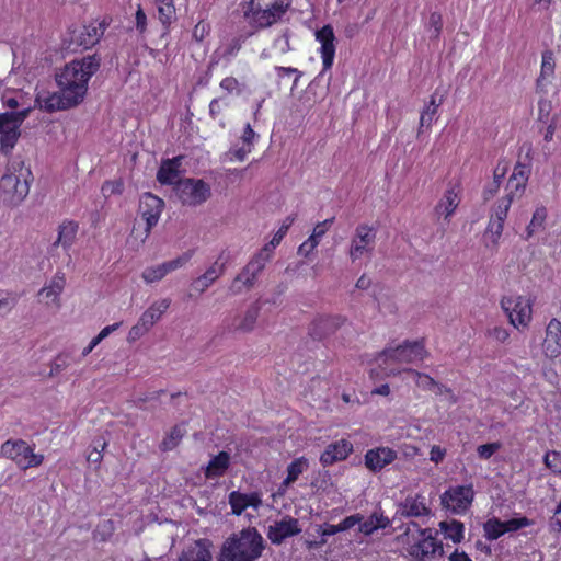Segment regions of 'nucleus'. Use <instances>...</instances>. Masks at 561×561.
I'll return each mask as SVG.
<instances>
[{
	"mask_svg": "<svg viewBox=\"0 0 561 561\" xmlns=\"http://www.w3.org/2000/svg\"><path fill=\"white\" fill-rule=\"evenodd\" d=\"M100 65L101 57L96 54L72 60L56 73L58 88L81 103L88 90V82L99 70Z\"/></svg>",
	"mask_w": 561,
	"mask_h": 561,
	"instance_id": "f257e3e1",
	"label": "nucleus"
},
{
	"mask_svg": "<svg viewBox=\"0 0 561 561\" xmlns=\"http://www.w3.org/2000/svg\"><path fill=\"white\" fill-rule=\"evenodd\" d=\"M263 550V537L256 528L248 527L224 541L217 561H255Z\"/></svg>",
	"mask_w": 561,
	"mask_h": 561,
	"instance_id": "f03ea898",
	"label": "nucleus"
},
{
	"mask_svg": "<svg viewBox=\"0 0 561 561\" xmlns=\"http://www.w3.org/2000/svg\"><path fill=\"white\" fill-rule=\"evenodd\" d=\"M34 176L24 160L20 157L12 158L5 173L0 179V192L4 203L16 206L22 203L30 193V185Z\"/></svg>",
	"mask_w": 561,
	"mask_h": 561,
	"instance_id": "7ed1b4c3",
	"label": "nucleus"
},
{
	"mask_svg": "<svg viewBox=\"0 0 561 561\" xmlns=\"http://www.w3.org/2000/svg\"><path fill=\"white\" fill-rule=\"evenodd\" d=\"M291 5V0H250L243 9L244 18L259 28L278 22Z\"/></svg>",
	"mask_w": 561,
	"mask_h": 561,
	"instance_id": "20e7f679",
	"label": "nucleus"
},
{
	"mask_svg": "<svg viewBox=\"0 0 561 561\" xmlns=\"http://www.w3.org/2000/svg\"><path fill=\"white\" fill-rule=\"evenodd\" d=\"M428 355L424 341H404L397 347L385 348L377 357V360H392L397 363L414 364L422 362Z\"/></svg>",
	"mask_w": 561,
	"mask_h": 561,
	"instance_id": "39448f33",
	"label": "nucleus"
},
{
	"mask_svg": "<svg viewBox=\"0 0 561 561\" xmlns=\"http://www.w3.org/2000/svg\"><path fill=\"white\" fill-rule=\"evenodd\" d=\"M174 191L181 203L187 206L201 205L211 195L209 184L201 179L186 178L178 181Z\"/></svg>",
	"mask_w": 561,
	"mask_h": 561,
	"instance_id": "423d86ee",
	"label": "nucleus"
},
{
	"mask_svg": "<svg viewBox=\"0 0 561 561\" xmlns=\"http://www.w3.org/2000/svg\"><path fill=\"white\" fill-rule=\"evenodd\" d=\"M1 453L23 470L37 467L44 460L43 455L34 454L31 446L22 439L7 440L1 446Z\"/></svg>",
	"mask_w": 561,
	"mask_h": 561,
	"instance_id": "0eeeda50",
	"label": "nucleus"
},
{
	"mask_svg": "<svg viewBox=\"0 0 561 561\" xmlns=\"http://www.w3.org/2000/svg\"><path fill=\"white\" fill-rule=\"evenodd\" d=\"M376 243V230L366 225L360 224L355 228L351 239L348 255L352 262L359 260L363 255H371Z\"/></svg>",
	"mask_w": 561,
	"mask_h": 561,
	"instance_id": "6e6552de",
	"label": "nucleus"
},
{
	"mask_svg": "<svg viewBox=\"0 0 561 561\" xmlns=\"http://www.w3.org/2000/svg\"><path fill=\"white\" fill-rule=\"evenodd\" d=\"M260 312L261 306L259 305V302L251 304L245 310L244 314L227 317L222 321L224 331H227L229 333H249L253 331Z\"/></svg>",
	"mask_w": 561,
	"mask_h": 561,
	"instance_id": "1a4fd4ad",
	"label": "nucleus"
},
{
	"mask_svg": "<svg viewBox=\"0 0 561 561\" xmlns=\"http://www.w3.org/2000/svg\"><path fill=\"white\" fill-rule=\"evenodd\" d=\"M163 208V199L153 195L152 193L147 192L141 196L139 203V211L142 219L146 221L145 236L142 241L149 237L151 229L158 224Z\"/></svg>",
	"mask_w": 561,
	"mask_h": 561,
	"instance_id": "9d476101",
	"label": "nucleus"
},
{
	"mask_svg": "<svg viewBox=\"0 0 561 561\" xmlns=\"http://www.w3.org/2000/svg\"><path fill=\"white\" fill-rule=\"evenodd\" d=\"M501 306L510 318L514 327L526 325L531 318V308L527 299L518 296L517 298H503Z\"/></svg>",
	"mask_w": 561,
	"mask_h": 561,
	"instance_id": "9b49d317",
	"label": "nucleus"
},
{
	"mask_svg": "<svg viewBox=\"0 0 561 561\" xmlns=\"http://www.w3.org/2000/svg\"><path fill=\"white\" fill-rule=\"evenodd\" d=\"M473 495L474 492L471 485H458L447 490L442 495V504L454 513H459L467 510L472 503Z\"/></svg>",
	"mask_w": 561,
	"mask_h": 561,
	"instance_id": "f8f14e48",
	"label": "nucleus"
},
{
	"mask_svg": "<svg viewBox=\"0 0 561 561\" xmlns=\"http://www.w3.org/2000/svg\"><path fill=\"white\" fill-rule=\"evenodd\" d=\"M193 255L192 251L184 252L174 260L164 262L157 266L147 267L142 272V278L147 283H153L162 279L168 273L175 271L186 264Z\"/></svg>",
	"mask_w": 561,
	"mask_h": 561,
	"instance_id": "ddd939ff",
	"label": "nucleus"
},
{
	"mask_svg": "<svg viewBox=\"0 0 561 561\" xmlns=\"http://www.w3.org/2000/svg\"><path fill=\"white\" fill-rule=\"evenodd\" d=\"M300 531L298 519L285 516L268 526L267 538L272 543L280 545L286 538L298 535Z\"/></svg>",
	"mask_w": 561,
	"mask_h": 561,
	"instance_id": "4468645a",
	"label": "nucleus"
},
{
	"mask_svg": "<svg viewBox=\"0 0 561 561\" xmlns=\"http://www.w3.org/2000/svg\"><path fill=\"white\" fill-rule=\"evenodd\" d=\"M36 102L42 110L48 113L65 111L79 104L75 99L66 95V92L60 89L58 92H54L51 94L37 95Z\"/></svg>",
	"mask_w": 561,
	"mask_h": 561,
	"instance_id": "2eb2a0df",
	"label": "nucleus"
},
{
	"mask_svg": "<svg viewBox=\"0 0 561 561\" xmlns=\"http://www.w3.org/2000/svg\"><path fill=\"white\" fill-rule=\"evenodd\" d=\"M317 41L321 44V57L323 71L330 69L335 56V35L331 25H324L316 33Z\"/></svg>",
	"mask_w": 561,
	"mask_h": 561,
	"instance_id": "dca6fc26",
	"label": "nucleus"
},
{
	"mask_svg": "<svg viewBox=\"0 0 561 561\" xmlns=\"http://www.w3.org/2000/svg\"><path fill=\"white\" fill-rule=\"evenodd\" d=\"M397 458V451L389 447H376L365 454V466L373 472L381 471Z\"/></svg>",
	"mask_w": 561,
	"mask_h": 561,
	"instance_id": "f3484780",
	"label": "nucleus"
},
{
	"mask_svg": "<svg viewBox=\"0 0 561 561\" xmlns=\"http://www.w3.org/2000/svg\"><path fill=\"white\" fill-rule=\"evenodd\" d=\"M344 322L345 318L341 316H321L312 322L309 332L314 340H321L333 334Z\"/></svg>",
	"mask_w": 561,
	"mask_h": 561,
	"instance_id": "a211bd4d",
	"label": "nucleus"
},
{
	"mask_svg": "<svg viewBox=\"0 0 561 561\" xmlns=\"http://www.w3.org/2000/svg\"><path fill=\"white\" fill-rule=\"evenodd\" d=\"M397 514L402 517H422L428 516L431 510L425 503V497L421 494L409 495L398 504Z\"/></svg>",
	"mask_w": 561,
	"mask_h": 561,
	"instance_id": "6ab92c4d",
	"label": "nucleus"
},
{
	"mask_svg": "<svg viewBox=\"0 0 561 561\" xmlns=\"http://www.w3.org/2000/svg\"><path fill=\"white\" fill-rule=\"evenodd\" d=\"M547 357L556 358L561 355V322L552 319L546 330V339L542 344Z\"/></svg>",
	"mask_w": 561,
	"mask_h": 561,
	"instance_id": "aec40b11",
	"label": "nucleus"
},
{
	"mask_svg": "<svg viewBox=\"0 0 561 561\" xmlns=\"http://www.w3.org/2000/svg\"><path fill=\"white\" fill-rule=\"evenodd\" d=\"M529 174V167L524 163L517 162L512 175L507 181L506 190L508 191V193L506 195H512V199H514L515 197H520L526 188Z\"/></svg>",
	"mask_w": 561,
	"mask_h": 561,
	"instance_id": "412c9836",
	"label": "nucleus"
},
{
	"mask_svg": "<svg viewBox=\"0 0 561 561\" xmlns=\"http://www.w3.org/2000/svg\"><path fill=\"white\" fill-rule=\"evenodd\" d=\"M111 23L112 18L104 16L99 22L94 21L89 25H85L80 34L79 44L83 45L84 47H90L98 44Z\"/></svg>",
	"mask_w": 561,
	"mask_h": 561,
	"instance_id": "4be33fe9",
	"label": "nucleus"
},
{
	"mask_svg": "<svg viewBox=\"0 0 561 561\" xmlns=\"http://www.w3.org/2000/svg\"><path fill=\"white\" fill-rule=\"evenodd\" d=\"M353 451V445L346 439L330 444L320 457L323 466H331L337 461L344 460Z\"/></svg>",
	"mask_w": 561,
	"mask_h": 561,
	"instance_id": "5701e85b",
	"label": "nucleus"
},
{
	"mask_svg": "<svg viewBox=\"0 0 561 561\" xmlns=\"http://www.w3.org/2000/svg\"><path fill=\"white\" fill-rule=\"evenodd\" d=\"M211 546L209 539H198L183 550L179 561H211Z\"/></svg>",
	"mask_w": 561,
	"mask_h": 561,
	"instance_id": "b1692460",
	"label": "nucleus"
},
{
	"mask_svg": "<svg viewBox=\"0 0 561 561\" xmlns=\"http://www.w3.org/2000/svg\"><path fill=\"white\" fill-rule=\"evenodd\" d=\"M66 286V276L62 272H57L49 284L45 285L39 291L38 296L46 299V304H54L57 307L60 306V295Z\"/></svg>",
	"mask_w": 561,
	"mask_h": 561,
	"instance_id": "393cba45",
	"label": "nucleus"
},
{
	"mask_svg": "<svg viewBox=\"0 0 561 561\" xmlns=\"http://www.w3.org/2000/svg\"><path fill=\"white\" fill-rule=\"evenodd\" d=\"M181 160L182 157H175L163 161L158 170L157 180L161 184L176 186V182L182 180L180 179Z\"/></svg>",
	"mask_w": 561,
	"mask_h": 561,
	"instance_id": "a878e982",
	"label": "nucleus"
},
{
	"mask_svg": "<svg viewBox=\"0 0 561 561\" xmlns=\"http://www.w3.org/2000/svg\"><path fill=\"white\" fill-rule=\"evenodd\" d=\"M224 271L225 264L215 262L203 275L192 282V288L201 294L204 293L217 278L224 274Z\"/></svg>",
	"mask_w": 561,
	"mask_h": 561,
	"instance_id": "bb28decb",
	"label": "nucleus"
},
{
	"mask_svg": "<svg viewBox=\"0 0 561 561\" xmlns=\"http://www.w3.org/2000/svg\"><path fill=\"white\" fill-rule=\"evenodd\" d=\"M31 110L24 108L18 112H5L0 114V134L11 133L20 129L22 123L28 116Z\"/></svg>",
	"mask_w": 561,
	"mask_h": 561,
	"instance_id": "cd10ccee",
	"label": "nucleus"
},
{
	"mask_svg": "<svg viewBox=\"0 0 561 561\" xmlns=\"http://www.w3.org/2000/svg\"><path fill=\"white\" fill-rule=\"evenodd\" d=\"M363 520V516L360 514H354L345 517L340 524L332 525L324 523L323 525H319L317 533L323 536H333L341 531H346L353 528L355 525L359 524Z\"/></svg>",
	"mask_w": 561,
	"mask_h": 561,
	"instance_id": "c85d7f7f",
	"label": "nucleus"
},
{
	"mask_svg": "<svg viewBox=\"0 0 561 561\" xmlns=\"http://www.w3.org/2000/svg\"><path fill=\"white\" fill-rule=\"evenodd\" d=\"M171 300L165 298L153 302L140 317L141 325L150 330L153 324L161 318V316L170 307Z\"/></svg>",
	"mask_w": 561,
	"mask_h": 561,
	"instance_id": "c756f323",
	"label": "nucleus"
},
{
	"mask_svg": "<svg viewBox=\"0 0 561 561\" xmlns=\"http://www.w3.org/2000/svg\"><path fill=\"white\" fill-rule=\"evenodd\" d=\"M554 68H556V62H554L553 51L545 50L542 53V62H541L540 75L536 82L538 90L543 91L547 83L550 82V79L553 77Z\"/></svg>",
	"mask_w": 561,
	"mask_h": 561,
	"instance_id": "7c9ffc66",
	"label": "nucleus"
},
{
	"mask_svg": "<svg viewBox=\"0 0 561 561\" xmlns=\"http://www.w3.org/2000/svg\"><path fill=\"white\" fill-rule=\"evenodd\" d=\"M460 198L458 196V192H456L455 187L447 190L439 201V203L435 207V213L438 216H445L447 219L450 217L456 208L458 207Z\"/></svg>",
	"mask_w": 561,
	"mask_h": 561,
	"instance_id": "2f4dec72",
	"label": "nucleus"
},
{
	"mask_svg": "<svg viewBox=\"0 0 561 561\" xmlns=\"http://www.w3.org/2000/svg\"><path fill=\"white\" fill-rule=\"evenodd\" d=\"M77 232L78 224L75 221H64L58 228V237L53 247L61 245L65 250H68L73 244Z\"/></svg>",
	"mask_w": 561,
	"mask_h": 561,
	"instance_id": "473e14b6",
	"label": "nucleus"
},
{
	"mask_svg": "<svg viewBox=\"0 0 561 561\" xmlns=\"http://www.w3.org/2000/svg\"><path fill=\"white\" fill-rule=\"evenodd\" d=\"M230 465V456L227 451H220L217 456L211 458L206 467V478H218L224 476Z\"/></svg>",
	"mask_w": 561,
	"mask_h": 561,
	"instance_id": "72a5a7b5",
	"label": "nucleus"
},
{
	"mask_svg": "<svg viewBox=\"0 0 561 561\" xmlns=\"http://www.w3.org/2000/svg\"><path fill=\"white\" fill-rule=\"evenodd\" d=\"M309 467L308 459L300 457L290 462L287 467V477L282 482L279 490L285 491L290 484L297 481L299 476Z\"/></svg>",
	"mask_w": 561,
	"mask_h": 561,
	"instance_id": "f704fd0d",
	"label": "nucleus"
},
{
	"mask_svg": "<svg viewBox=\"0 0 561 561\" xmlns=\"http://www.w3.org/2000/svg\"><path fill=\"white\" fill-rule=\"evenodd\" d=\"M159 20L164 27V34L168 33L170 25L176 20V12L173 0H154Z\"/></svg>",
	"mask_w": 561,
	"mask_h": 561,
	"instance_id": "c9c22d12",
	"label": "nucleus"
},
{
	"mask_svg": "<svg viewBox=\"0 0 561 561\" xmlns=\"http://www.w3.org/2000/svg\"><path fill=\"white\" fill-rule=\"evenodd\" d=\"M439 528L444 533L445 538L450 539L454 543H460L463 539L465 526L461 522L453 519L450 522L443 520Z\"/></svg>",
	"mask_w": 561,
	"mask_h": 561,
	"instance_id": "e433bc0d",
	"label": "nucleus"
},
{
	"mask_svg": "<svg viewBox=\"0 0 561 561\" xmlns=\"http://www.w3.org/2000/svg\"><path fill=\"white\" fill-rule=\"evenodd\" d=\"M390 525V520L388 517L382 514L374 513L368 519L362 520L359 525V531L366 536L371 535L375 530L379 528H386Z\"/></svg>",
	"mask_w": 561,
	"mask_h": 561,
	"instance_id": "4c0bfd02",
	"label": "nucleus"
},
{
	"mask_svg": "<svg viewBox=\"0 0 561 561\" xmlns=\"http://www.w3.org/2000/svg\"><path fill=\"white\" fill-rule=\"evenodd\" d=\"M271 257V250L268 245H265L244 267L245 274H251L257 277V275L265 267L266 262Z\"/></svg>",
	"mask_w": 561,
	"mask_h": 561,
	"instance_id": "58836bf2",
	"label": "nucleus"
},
{
	"mask_svg": "<svg viewBox=\"0 0 561 561\" xmlns=\"http://www.w3.org/2000/svg\"><path fill=\"white\" fill-rule=\"evenodd\" d=\"M442 102V98L437 100L436 94L431 96L430 104L421 113L419 131L424 127L430 128L432 126L437 108L440 106Z\"/></svg>",
	"mask_w": 561,
	"mask_h": 561,
	"instance_id": "ea45409f",
	"label": "nucleus"
},
{
	"mask_svg": "<svg viewBox=\"0 0 561 561\" xmlns=\"http://www.w3.org/2000/svg\"><path fill=\"white\" fill-rule=\"evenodd\" d=\"M185 427L183 424L175 425L171 428L168 436L161 442L160 448L163 451L172 450L174 449L185 435Z\"/></svg>",
	"mask_w": 561,
	"mask_h": 561,
	"instance_id": "a19ab883",
	"label": "nucleus"
},
{
	"mask_svg": "<svg viewBox=\"0 0 561 561\" xmlns=\"http://www.w3.org/2000/svg\"><path fill=\"white\" fill-rule=\"evenodd\" d=\"M513 201L514 199H512V195H505L499 199L490 216V220H494L504 225Z\"/></svg>",
	"mask_w": 561,
	"mask_h": 561,
	"instance_id": "79ce46f5",
	"label": "nucleus"
},
{
	"mask_svg": "<svg viewBox=\"0 0 561 561\" xmlns=\"http://www.w3.org/2000/svg\"><path fill=\"white\" fill-rule=\"evenodd\" d=\"M547 218L546 207H537L533 214V218L526 228V239L533 237L537 231L543 228V224Z\"/></svg>",
	"mask_w": 561,
	"mask_h": 561,
	"instance_id": "37998d69",
	"label": "nucleus"
},
{
	"mask_svg": "<svg viewBox=\"0 0 561 561\" xmlns=\"http://www.w3.org/2000/svg\"><path fill=\"white\" fill-rule=\"evenodd\" d=\"M256 277L251 274H245V267L233 279L231 286L229 287V290L233 295H238L242 291V287L244 286L247 289H250L253 287L255 283Z\"/></svg>",
	"mask_w": 561,
	"mask_h": 561,
	"instance_id": "c03bdc74",
	"label": "nucleus"
},
{
	"mask_svg": "<svg viewBox=\"0 0 561 561\" xmlns=\"http://www.w3.org/2000/svg\"><path fill=\"white\" fill-rule=\"evenodd\" d=\"M416 547L421 550V559H423L427 554H444L443 543L437 542L431 535L424 538L423 541L419 542Z\"/></svg>",
	"mask_w": 561,
	"mask_h": 561,
	"instance_id": "a18cd8bd",
	"label": "nucleus"
},
{
	"mask_svg": "<svg viewBox=\"0 0 561 561\" xmlns=\"http://www.w3.org/2000/svg\"><path fill=\"white\" fill-rule=\"evenodd\" d=\"M72 362V356L68 352H62L56 356L50 365V371L48 374L49 377H55L59 375L61 371L67 369Z\"/></svg>",
	"mask_w": 561,
	"mask_h": 561,
	"instance_id": "49530a36",
	"label": "nucleus"
},
{
	"mask_svg": "<svg viewBox=\"0 0 561 561\" xmlns=\"http://www.w3.org/2000/svg\"><path fill=\"white\" fill-rule=\"evenodd\" d=\"M483 529L485 533V537L489 540H496L497 538L505 534L502 520L496 517L490 518L488 522H485L483 525Z\"/></svg>",
	"mask_w": 561,
	"mask_h": 561,
	"instance_id": "de8ad7c7",
	"label": "nucleus"
},
{
	"mask_svg": "<svg viewBox=\"0 0 561 561\" xmlns=\"http://www.w3.org/2000/svg\"><path fill=\"white\" fill-rule=\"evenodd\" d=\"M20 129L7 134H0V151L4 156L8 157L11 154L12 149L14 148L20 138Z\"/></svg>",
	"mask_w": 561,
	"mask_h": 561,
	"instance_id": "09e8293b",
	"label": "nucleus"
},
{
	"mask_svg": "<svg viewBox=\"0 0 561 561\" xmlns=\"http://www.w3.org/2000/svg\"><path fill=\"white\" fill-rule=\"evenodd\" d=\"M408 374H410L411 376H413V378L415 379V382H416V386L423 390H434L435 386H438V382L435 381L432 377H430L428 375L426 374H423V373H420L415 369H407L405 370Z\"/></svg>",
	"mask_w": 561,
	"mask_h": 561,
	"instance_id": "8fccbe9b",
	"label": "nucleus"
},
{
	"mask_svg": "<svg viewBox=\"0 0 561 561\" xmlns=\"http://www.w3.org/2000/svg\"><path fill=\"white\" fill-rule=\"evenodd\" d=\"M229 504L231 506L232 514L239 516L243 511L249 507L245 501V493L239 491H232L229 494Z\"/></svg>",
	"mask_w": 561,
	"mask_h": 561,
	"instance_id": "3c124183",
	"label": "nucleus"
},
{
	"mask_svg": "<svg viewBox=\"0 0 561 561\" xmlns=\"http://www.w3.org/2000/svg\"><path fill=\"white\" fill-rule=\"evenodd\" d=\"M106 445V442L102 438L93 440L91 450H89L88 453L87 460L89 462L99 465L103 459L102 453L105 449Z\"/></svg>",
	"mask_w": 561,
	"mask_h": 561,
	"instance_id": "603ef678",
	"label": "nucleus"
},
{
	"mask_svg": "<svg viewBox=\"0 0 561 561\" xmlns=\"http://www.w3.org/2000/svg\"><path fill=\"white\" fill-rule=\"evenodd\" d=\"M124 191V182L122 179L114 181H106L103 183L101 187V192L104 197H110L112 195H121Z\"/></svg>",
	"mask_w": 561,
	"mask_h": 561,
	"instance_id": "864d4df0",
	"label": "nucleus"
},
{
	"mask_svg": "<svg viewBox=\"0 0 561 561\" xmlns=\"http://www.w3.org/2000/svg\"><path fill=\"white\" fill-rule=\"evenodd\" d=\"M534 522L527 517L512 518L506 522H502L505 533L516 531L520 528L531 526Z\"/></svg>",
	"mask_w": 561,
	"mask_h": 561,
	"instance_id": "5fc2aeb1",
	"label": "nucleus"
},
{
	"mask_svg": "<svg viewBox=\"0 0 561 561\" xmlns=\"http://www.w3.org/2000/svg\"><path fill=\"white\" fill-rule=\"evenodd\" d=\"M443 19L437 12H433L428 19V33L431 38H437L442 32Z\"/></svg>",
	"mask_w": 561,
	"mask_h": 561,
	"instance_id": "6e6d98bb",
	"label": "nucleus"
},
{
	"mask_svg": "<svg viewBox=\"0 0 561 561\" xmlns=\"http://www.w3.org/2000/svg\"><path fill=\"white\" fill-rule=\"evenodd\" d=\"M294 221H295V217L294 216L286 217V219L284 220L282 227L274 234L272 241L267 244L270 250L282 241V239L286 234V232L289 229V227L294 224Z\"/></svg>",
	"mask_w": 561,
	"mask_h": 561,
	"instance_id": "4d7b16f0",
	"label": "nucleus"
},
{
	"mask_svg": "<svg viewBox=\"0 0 561 561\" xmlns=\"http://www.w3.org/2000/svg\"><path fill=\"white\" fill-rule=\"evenodd\" d=\"M504 225L494 220H489V225L485 231L486 236H490L493 244H497L500 237L502 236Z\"/></svg>",
	"mask_w": 561,
	"mask_h": 561,
	"instance_id": "13d9d810",
	"label": "nucleus"
},
{
	"mask_svg": "<svg viewBox=\"0 0 561 561\" xmlns=\"http://www.w3.org/2000/svg\"><path fill=\"white\" fill-rule=\"evenodd\" d=\"M501 445L499 443H490L480 445L477 449V453L480 458L489 459L495 451L500 449Z\"/></svg>",
	"mask_w": 561,
	"mask_h": 561,
	"instance_id": "bf43d9fd",
	"label": "nucleus"
},
{
	"mask_svg": "<svg viewBox=\"0 0 561 561\" xmlns=\"http://www.w3.org/2000/svg\"><path fill=\"white\" fill-rule=\"evenodd\" d=\"M136 20V30L139 32V34H145L147 31V15L142 8L138 5V9L135 14Z\"/></svg>",
	"mask_w": 561,
	"mask_h": 561,
	"instance_id": "052dcab7",
	"label": "nucleus"
},
{
	"mask_svg": "<svg viewBox=\"0 0 561 561\" xmlns=\"http://www.w3.org/2000/svg\"><path fill=\"white\" fill-rule=\"evenodd\" d=\"M561 459V453L552 451L545 456V463L548 468L556 472H561V465L557 463L556 460Z\"/></svg>",
	"mask_w": 561,
	"mask_h": 561,
	"instance_id": "680f3d73",
	"label": "nucleus"
},
{
	"mask_svg": "<svg viewBox=\"0 0 561 561\" xmlns=\"http://www.w3.org/2000/svg\"><path fill=\"white\" fill-rule=\"evenodd\" d=\"M500 186H501V184L497 183L496 181H492V182L488 183L484 186L483 192H482L483 202L486 203L491 198H493L494 195L497 193Z\"/></svg>",
	"mask_w": 561,
	"mask_h": 561,
	"instance_id": "e2e57ef3",
	"label": "nucleus"
},
{
	"mask_svg": "<svg viewBox=\"0 0 561 561\" xmlns=\"http://www.w3.org/2000/svg\"><path fill=\"white\" fill-rule=\"evenodd\" d=\"M489 336L493 337L494 340L499 342H505L510 334L506 329L502 327H494L488 331Z\"/></svg>",
	"mask_w": 561,
	"mask_h": 561,
	"instance_id": "0e129e2a",
	"label": "nucleus"
},
{
	"mask_svg": "<svg viewBox=\"0 0 561 561\" xmlns=\"http://www.w3.org/2000/svg\"><path fill=\"white\" fill-rule=\"evenodd\" d=\"M149 330L145 325H141V322L138 321L137 324L131 327V329L129 330L128 340L136 341V340L140 339Z\"/></svg>",
	"mask_w": 561,
	"mask_h": 561,
	"instance_id": "69168bd1",
	"label": "nucleus"
},
{
	"mask_svg": "<svg viewBox=\"0 0 561 561\" xmlns=\"http://www.w3.org/2000/svg\"><path fill=\"white\" fill-rule=\"evenodd\" d=\"M333 222H334V217L325 219L322 222H318L316 225V227L313 228L312 232L316 234V237L322 238L327 233V231L329 230V228L332 226Z\"/></svg>",
	"mask_w": 561,
	"mask_h": 561,
	"instance_id": "338daca9",
	"label": "nucleus"
},
{
	"mask_svg": "<svg viewBox=\"0 0 561 561\" xmlns=\"http://www.w3.org/2000/svg\"><path fill=\"white\" fill-rule=\"evenodd\" d=\"M445 455H446V449L434 445L430 453V459H431V461H433L435 463H439L444 460Z\"/></svg>",
	"mask_w": 561,
	"mask_h": 561,
	"instance_id": "774afa93",
	"label": "nucleus"
}]
</instances>
